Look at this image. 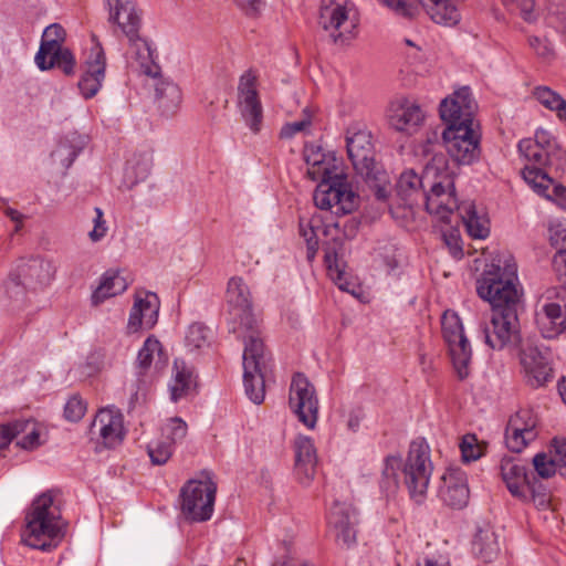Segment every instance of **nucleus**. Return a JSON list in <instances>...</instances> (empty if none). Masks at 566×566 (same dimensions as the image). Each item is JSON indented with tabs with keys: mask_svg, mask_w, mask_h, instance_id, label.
<instances>
[{
	"mask_svg": "<svg viewBox=\"0 0 566 566\" xmlns=\"http://www.w3.org/2000/svg\"><path fill=\"white\" fill-rule=\"evenodd\" d=\"M439 496L450 507H464L470 496L467 474L460 469L447 470L441 478Z\"/></svg>",
	"mask_w": 566,
	"mask_h": 566,
	"instance_id": "22",
	"label": "nucleus"
},
{
	"mask_svg": "<svg viewBox=\"0 0 566 566\" xmlns=\"http://www.w3.org/2000/svg\"><path fill=\"white\" fill-rule=\"evenodd\" d=\"M153 158L148 153L134 154L127 159L124 171L123 182L127 188L144 181L151 169Z\"/></svg>",
	"mask_w": 566,
	"mask_h": 566,
	"instance_id": "32",
	"label": "nucleus"
},
{
	"mask_svg": "<svg viewBox=\"0 0 566 566\" xmlns=\"http://www.w3.org/2000/svg\"><path fill=\"white\" fill-rule=\"evenodd\" d=\"M552 455L559 465V474L566 476V441L554 439L553 440Z\"/></svg>",
	"mask_w": 566,
	"mask_h": 566,
	"instance_id": "63",
	"label": "nucleus"
},
{
	"mask_svg": "<svg viewBox=\"0 0 566 566\" xmlns=\"http://www.w3.org/2000/svg\"><path fill=\"white\" fill-rule=\"evenodd\" d=\"M86 411V403L80 396H72L65 403L64 416L70 421H78Z\"/></svg>",
	"mask_w": 566,
	"mask_h": 566,
	"instance_id": "54",
	"label": "nucleus"
},
{
	"mask_svg": "<svg viewBox=\"0 0 566 566\" xmlns=\"http://www.w3.org/2000/svg\"><path fill=\"white\" fill-rule=\"evenodd\" d=\"M401 469V459L389 455L384 461L380 488L387 494H394L398 489V472Z\"/></svg>",
	"mask_w": 566,
	"mask_h": 566,
	"instance_id": "41",
	"label": "nucleus"
},
{
	"mask_svg": "<svg viewBox=\"0 0 566 566\" xmlns=\"http://www.w3.org/2000/svg\"><path fill=\"white\" fill-rule=\"evenodd\" d=\"M527 382L532 387H541L544 386L552 379V368L549 365L542 366L541 368L531 369L525 371Z\"/></svg>",
	"mask_w": 566,
	"mask_h": 566,
	"instance_id": "58",
	"label": "nucleus"
},
{
	"mask_svg": "<svg viewBox=\"0 0 566 566\" xmlns=\"http://www.w3.org/2000/svg\"><path fill=\"white\" fill-rule=\"evenodd\" d=\"M428 188L429 184L426 179V166L423 167L421 176H418L413 170L403 171L396 184L397 196L408 207H412L417 203L418 198H423Z\"/></svg>",
	"mask_w": 566,
	"mask_h": 566,
	"instance_id": "28",
	"label": "nucleus"
},
{
	"mask_svg": "<svg viewBox=\"0 0 566 566\" xmlns=\"http://www.w3.org/2000/svg\"><path fill=\"white\" fill-rule=\"evenodd\" d=\"M525 486L530 491L531 499L536 507L544 510L549 506L551 495L543 484L528 481Z\"/></svg>",
	"mask_w": 566,
	"mask_h": 566,
	"instance_id": "51",
	"label": "nucleus"
},
{
	"mask_svg": "<svg viewBox=\"0 0 566 566\" xmlns=\"http://www.w3.org/2000/svg\"><path fill=\"white\" fill-rule=\"evenodd\" d=\"M533 439H526V436L521 432L511 430V424L507 423L505 430V442L507 448L513 452H521Z\"/></svg>",
	"mask_w": 566,
	"mask_h": 566,
	"instance_id": "55",
	"label": "nucleus"
},
{
	"mask_svg": "<svg viewBox=\"0 0 566 566\" xmlns=\"http://www.w3.org/2000/svg\"><path fill=\"white\" fill-rule=\"evenodd\" d=\"M20 423H28V427H25L24 430H22L20 433L24 432V436L17 442L18 446L25 450H33L38 448L40 442V433L35 428V423L29 420L25 421H19Z\"/></svg>",
	"mask_w": 566,
	"mask_h": 566,
	"instance_id": "53",
	"label": "nucleus"
},
{
	"mask_svg": "<svg viewBox=\"0 0 566 566\" xmlns=\"http://www.w3.org/2000/svg\"><path fill=\"white\" fill-rule=\"evenodd\" d=\"M128 63L129 66L146 76L156 78L159 75V66L154 62L153 52L149 43L139 36L138 33L134 35V39H128Z\"/></svg>",
	"mask_w": 566,
	"mask_h": 566,
	"instance_id": "26",
	"label": "nucleus"
},
{
	"mask_svg": "<svg viewBox=\"0 0 566 566\" xmlns=\"http://www.w3.org/2000/svg\"><path fill=\"white\" fill-rule=\"evenodd\" d=\"M164 357L163 346L160 342L154 336H149L145 342L143 347L139 349L137 359H136V368L138 370V375L143 376L151 367L155 358V368L161 369L166 364V358Z\"/></svg>",
	"mask_w": 566,
	"mask_h": 566,
	"instance_id": "33",
	"label": "nucleus"
},
{
	"mask_svg": "<svg viewBox=\"0 0 566 566\" xmlns=\"http://www.w3.org/2000/svg\"><path fill=\"white\" fill-rule=\"evenodd\" d=\"M432 471L429 446L423 439L412 441L406 461L401 463V472L409 496L415 503L424 502Z\"/></svg>",
	"mask_w": 566,
	"mask_h": 566,
	"instance_id": "5",
	"label": "nucleus"
},
{
	"mask_svg": "<svg viewBox=\"0 0 566 566\" xmlns=\"http://www.w3.org/2000/svg\"><path fill=\"white\" fill-rule=\"evenodd\" d=\"M426 179L429 188L423 199L428 213L438 221L451 223L461 203L455 196L453 172L449 169L448 160L442 153L433 154L426 163Z\"/></svg>",
	"mask_w": 566,
	"mask_h": 566,
	"instance_id": "3",
	"label": "nucleus"
},
{
	"mask_svg": "<svg viewBox=\"0 0 566 566\" xmlns=\"http://www.w3.org/2000/svg\"><path fill=\"white\" fill-rule=\"evenodd\" d=\"M462 458L464 461H475L482 455V448L478 444L474 434H467L462 438L460 443Z\"/></svg>",
	"mask_w": 566,
	"mask_h": 566,
	"instance_id": "52",
	"label": "nucleus"
},
{
	"mask_svg": "<svg viewBox=\"0 0 566 566\" xmlns=\"http://www.w3.org/2000/svg\"><path fill=\"white\" fill-rule=\"evenodd\" d=\"M95 218L93 219L94 228L90 231L88 237L93 242H97L106 235L107 227L104 220L103 210L98 207L94 209Z\"/></svg>",
	"mask_w": 566,
	"mask_h": 566,
	"instance_id": "64",
	"label": "nucleus"
},
{
	"mask_svg": "<svg viewBox=\"0 0 566 566\" xmlns=\"http://www.w3.org/2000/svg\"><path fill=\"white\" fill-rule=\"evenodd\" d=\"M325 264L332 280L338 283L339 287L343 289L342 280L344 275L343 265L339 262L335 251H327L325 253Z\"/></svg>",
	"mask_w": 566,
	"mask_h": 566,
	"instance_id": "57",
	"label": "nucleus"
},
{
	"mask_svg": "<svg viewBox=\"0 0 566 566\" xmlns=\"http://www.w3.org/2000/svg\"><path fill=\"white\" fill-rule=\"evenodd\" d=\"M359 23L356 6L350 0H322L319 24L336 43L355 35Z\"/></svg>",
	"mask_w": 566,
	"mask_h": 566,
	"instance_id": "7",
	"label": "nucleus"
},
{
	"mask_svg": "<svg viewBox=\"0 0 566 566\" xmlns=\"http://www.w3.org/2000/svg\"><path fill=\"white\" fill-rule=\"evenodd\" d=\"M544 359H546V357L541 353V350L531 345L522 348L520 354V360L524 371Z\"/></svg>",
	"mask_w": 566,
	"mask_h": 566,
	"instance_id": "61",
	"label": "nucleus"
},
{
	"mask_svg": "<svg viewBox=\"0 0 566 566\" xmlns=\"http://www.w3.org/2000/svg\"><path fill=\"white\" fill-rule=\"evenodd\" d=\"M56 270L53 260L33 256L19 264L17 277L13 280L18 285H23L27 289H43L54 280Z\"/></svg>",
	"mask_w": 566,
	"mask_h": 566,
	"instance_id": "17",
	"label": "nucleus"
},
{
	"mask_svg": "<svg viewBox=\"0 0 566 566\" xmlns=\"http://www.w3.org/2000/svg\"><path fill=\"white\" fill-rule=\"evenodd\" d=\"M518 151L526 160L532 163L522 170L524 180L536 191L545 193L553 185V179L544 170V167L549 164L548 150L537 146L536 143L532 142V138H525L518 143Z\"/></svg>",
	"mask_w": 566,
	"mask_h": 566,
	"instance_id": "14",
	"label": "nucleus"
},
{
	"mask_svg": "<svg viewBox=\"0 0 566 566\" xmlns=\"http://www.w3.org/2000/svg\"><path fill=\"white\" fill-rule=\"evenodd\" d=\"M227 303L231 318L238 322L240 327L249 329L256 324L252 313L251 293L241 277L234 276L229 280Z\"/></svg>",
	"mask_w": 566,
	"mask_h": 566,
	"instance_id": "16",
	"label": "nucleus"
},
{
	"mask_svg": "<svg viewBox=\"0 0 566 566\" xmlns=\"http://www.w3.org/2000/svg\"><path fill=\"white\" fill-rule=\"evenodd\" d=\"M313 200L317 208L331 210L335 213H349L356 206V196L350 189L347 178L340 174L318 179Z\"/></svg>",
	"mask_w": 566,
	"mask_h": 566,
	"instance_id": "11",
	"label": "nucleus"
},
{
	"mask_svg": "<svg viewBox=\"0 0 566 566\" xmlns=\"http://www.w3.org/2000/svg\"><path fill=\"white\" fill-rule=\"evenodd\" d=\"M348 157L361 177L374 175L377 166L375 149L371 143V134L365 129L353 132L349 129L346 137Z\"/></svg>",
	"mask_w": 566,
	"mask_h": 566,
	"instance_id": "15",
	"label": "nucleus"
},
{
	"mask_svg": "<svg viewBox=\"0 0 566 566\" xmlns=\"http://www.w3.org/2000/svg\"><path fill=\"white\" fill-rule=\"evenodd\" d=\"M92 436H98L103 443L113 448L124 439V424L122 413L113 408L101 409L90 428Z\"/></svg>",
	"mask_w": 566,
	"mask_h": 566,
	"instance_id": "19",
	"label": "nucleus"
},
{
	"mask_svg": "<svg viewBox=\"0 0 566 566\" xmlns=\"http://www.w3.org/2000/svg\"><path fill=\"white\" fill-rule=\"evenodd\" d=\"M265 373L243 368V385L248 398L255 405L263 402L265 397Z\"/></svg>",
	"mask_w": 566,
	"mask_h": 566,
	"instance_id": "38",
	"label": "nucleus"
},
{
	"mask_svg": "<svg viewBox=\"0 0 566 566\" xmlns=\"http://www.w3.org/2000/svg\"><path fill=\"white\" fill-rule=\"evenodd\" d=\"M364 178L369 184V187L374 191L376 199L379 201H386L391 189L387 174L376 167L373 176Z\"/></svg>",
	"mask_w": 566,
	"mask_h": 566,
	"instance_id": "45",
	"label": "nucleus"
},
{
	"mask_svg": "<svg viewBox=\"0 0 566 566\" xmlns=\"http://www.w3.org/2000/svg\"><path fill=\"white\" fill-rule=\"evenodd\" d=\"M535 98L547 109L557 111L559 104L564 103V98L548 86H537L533 92Z\"/></svg>",
	"mask_w": 566,
	"mask_h": 566,
	"instance_id": "48",
	"label": "nucleus"
},
{
	"mask_svg": "<svg viewBox=\"0 0 566 566\" xmlns=\"http://www.w3.org/2000/svg\"><path fill=\"white\" fill-rule=\"evenodd\" d=\"M473 554L485 563L494 560L500 553L499 535L490 525L479 527L472 542Z\"/></svg>",
	"mask_w": 566,
	"mask_h": 566,
	"instance_id": "31",
	"label": "nucleus"
},
{
	"mask_svg": "<svg viewBox=\"0 0 566 566\" xmlns=\"http://www.w3.org/2000/svg\"><path fill=\"white\" fill-rule=\"evenodd\" d=\"M442 238L451 255L455 259H461L463 256V250L459 231L451 228L449 231L442 233Z\"/></svg>",
	"mask_w": 566,
	"mask_h": 566,
	"instance_id": "60",
	"label": "nucleus"
},
{
	"mask_svg": "<svg viewBox=\"0 0 566 566\" xmlns=\"http://www.w3.org/2000/svg\"><path fill=\"white\" fill-rule=\"evenodd\" d=\"M217 485L205 480H189L180 490V510L187 521L199 523L211 518L214 510Z\"/></svg>",
	"mask_w": 566,
	"mask_h": 566,
	"instance_id": "8",
	"label": "nucleus"
},
{
	"mask_svg": "<svg viewBox=\"0 0 566 566\" xmlns=\"http://www.w3.org/2000/svg\"><path fill=\"white\" fill-rule=\"evenodd\" d=\"M289 407L306 428H315L318 419V398L314 385L301 373L295 374L291 380Z\"/></svg>",
	"mask_w": 566,
	"mask_h": 566,
	"instance_id": "12",
	"label": "nucleus"
},
{
	"mask_svg": "<svg viewBox=\"0 0 566 566\" xmlns=\"http://www.w3.org/2000/svg\"><path fill=\"white\" fill-rule=\"evenodd\" d=\"M328 523L334 528L339 543L348 547L356 543L358 520L357 512L350 504L335 502L329 513Z\"/></svg>",
	"mask_w": 566,
	"mask_h": 566,
	"instance_id": "23",
	"label": "nucleus"
},
{
	"mask_svg": "<svg viewBox=\"0 0 566 566\" xmlns=\"http://www.w3.org/2000/svg\"><path fill=\"white\" fill-rule=\"evenodd\" d=\"M187 423L179 417L168 419L161 428L163 438L172 444L181 441L187 436Z\"/></svg>",
	"mask_w": 566,
	"mask_h": 566,
	"instance_id": "47",
	"label": "nucleus"
},
{
	"mask_svg": "<svg viewBox=\"0 0 566 566\" xmlns=\"http://www.w3.org/2000/svg\"><path fill=\"white\" fill-rule=\"evenodd\" d=\"M442 334L449 347V353L459 379H465L470 374L472 349L469 339L464 335L463 325L459 315L446 311L442 319Z\"/></svg>",
	"mask_w": 566,
	"mask_h": 566,
	"instance_id": "9",
	"label": "nucleus"
},
{
	"mask_svg": "<svg viewBox=\"0 0 566 566\" xmlns=\"http://www.w3.org/2000/svg\"><path fill=\"white\" fill-rule=\"evenodd\" d=\"M106 57L99 44L91 49L86 70L78 81V90L84 98H92L102 87L105 78Z\"/></svg>",
	"mask_w": 566,
	"mask_h": 566,
	"instance_id": "21",
	"label": "nucleus"
},
{
	"mask_svg": "<svg viewBox=\"0 0 566 566\" xmlns=\"http://www.w3.org/2000/svg\"><path fill=\"white\" fill-rule=\"evenodd\" d=\"M536 324L544 338H554L566 329V324L548 319L545 315L536 314Z\"/></svg>",
	"mask_w": 566,
	"mask_h": 566,
	"instance_id": "50",
	"label": "nucleus"
},
{
	"mask_svg": "<svg viewBox=\"0 0 566 566\" xmlns=\"http://www.w3.org/2000/svg\"><path fill=\"white\" fill-rule=\"evenodd\" d=\"M160 302L155 293L137 294L129 313L127 333L134 334L140 329L153 328L158 321Z\"/></svg>",
	"mask_w": 566,
	"mask_h": 566,
	"instance_id": "18",
	"label": "nucleus"
},
{
	"mask_svg": "<svg viewBox=\"0 0 566 566\" xmlns=\"http://www.w3.org/2000/svg\"><path fill=\"white\" fill-rule=\"evenodd\" d=\"M175 377L170 385V396L172 401L186 397L191 388V371H189L184 361L175 360Z\"/></svg>",
	"mask_w": 566,
	"mask_h": 566,
	"instance_id": "39",
	"label": "nucleus"
},
{
	"mask_svg": "<svg viewBox=\"0 0 566 566\" xmlns=\"http://www.w3.org/2000/svg\"><path fill=\"white\" fill-rule=\"evenodd\" d=\"M475 104L468 87H463L440 104L441 119L447 124L442 133L446 149L451 158L470 165L480 155V134L474 128Z\"/></svg>",
	"mask_w": 566,
	"mask_h": 566,
	"instance_id": "2",
	"label": "nucleus"
},
{
	"mask_svg": "<svg viewBox=\"0 0 566 566\" xmlns=\"http://www.w3.org/2000/svg\"><path fill=\"white\" fill-rule=\"evenodd\" d=\"M501 473L512 495L525 496L524 488L530 480L524 464L515 458H503L501 461Z\"/></svg>",
	"mask_w": 566,
	"mask_h": 566,
	"instance_id": "30",
	"label": "nucleus"
},
{
	"mask_svg": "<svg viewBox=\"0 0 566 566\" xmlns=\"http://www.w3.org/2000/svg\"><path fill=\"white\" fill-rule=\"evenodd\" d=\"M65 36V30L59 23L45 28L35 55V63L41 71L57 67L65 75L74 74L76 61L73 53L67 48H63Z\"/></svg>",
	"mask_w": 566,
	"mask_h": 566,
	"instance_id": "6",
	"label": "nucleus"
},
{
	"mask_svg": "<svg viewBox=\"0 0 566 566\" xmlns=\"http://www.w3.org/2000/svg\"><path fill=\"white\" fill-rule=\"evenodd\" d=\"M174 444L167 440L151 441L147 446V453L155 465L165 464L172 455Z\"/></svg>",
	"mask_w": 566,
	"mask_h": 566,
	"instance_id": "46",
	"label": "nucleus"
},
{
	"mask_svg": "<svg viewBox=\"0 0 566 566\" xmlns=\"http://www.w3.org/2000/svg\"><path fill=\"white\" fill-rule=\"evenodd\" d=\"M128 284L124 276L116 272H106L97 289L92 295V302L97 305L103 303L106 298L116 296L126 291Z\"/></svg>",
	"mask_w": 566,
	"mask_h": 566,
	"instance_id": "36",
	"label": "nucleus"
},
{
	"mask_svg": "<svg viewBox=\"0 0 566 566\" xmlns=\"http://www.w3.org/2000/svg\"><path fill=\"white\" fill-rule=\"evenodd\" d=\"M528 43L539 57L548 60L554 55V48L546 38L530 36Z\"/></svg>",
	"mask_w": 566,
	"mask_h": 566,
	"instance_id": "62",
	"label": "nucleus"
},
{
	"mask_svg": "<svg viewBox=\"0 0 566 566\" xmlns=\"http://www.w3.org/2000/svg\"><path fill=\"white\" fill-rule=\"evenodd\" d=\"M85 138L76 133L71 134L60 142L57 148L53 151V156L60 159L61 164L69 168L85 147Z\"/></svg>",
	"mask_w": 566,
	"mask_h": 566,
	"instance_id": "37",
	"label": "nucleus"
},
{
	"mask_svg": "<svg viewBox=\"0 0 566 566\" xmlns=\"http://www.w3.org/2000/svg\"><path fill=\"white\" fill-rule=\"evenodd\" d=\"M245 331L249 334L244 336L243 368L266 371L270 367L271 356L260 337L259 331L255 329V325Z\"/></svg>",
	"mask_w": 566,
	"mask_h": 566,
	"instance_id": "27",
	"label": "nucleus"
},
{
	"mask_svg": "<svg viewBox=\"0 0 566 566\" xmlns=\"http://www.w3.org/2000/svg\"><path fill=\"white\" fill-rule=\"evenodd\" d=\"M106 2L109 8L108 21L117 24L127 39H134L142 25L136 0H106Z\"/></svg>",
	"mask_w": 566,
	"mask_h": 566,
	"instance_id": "24",
	"label": "nucleus"
},
{
	"mask_svg": "<svg viewBox=\"0 0 566 566\" xmlns=\"http://www.w3.org/2000/svg\"><path fill=\"white\" fill-rule=\"evenodd\" d=\"M311 125H312V120H311V117L308 115H306L302 119H298V120H295V122H291V123H286L281 128L280 137L281 138H285V139H290V138L294 137L298 133L307 132L308 128L311 127Z\"/></svg>",
	"mask_w": 566,
	"mask_h": 566,
	"instance_id": "56",
	"label": "nucleus"
},
{
	"mask_svg": "<svg viewBox=\"0 0 566 566\" xmlns=\"http://www.w3.org/2000/svg\"><path fill=\"white\" fill-rule=\"evenodd\" d=\"M28 427V423L12 422L0 426V450L7 448L11 440L15 438L22 430Z\"/></svg>",
	"mask_w": 566,
	"mask_h": 566,
	"instance_id": "59",
	"label": "nucleus"
},
{
	"mask_svg": "<svg viewBox=\"0 0 566 566\" xmlns=\"http://www.w3.org/2000/svg\"><path fill=\"white\" fill-rule=\"evenodd\" d=\"M511 430L521 431L526 439L535 440L537 437V418L530 409H521L510 418Z\"/></svg>",
	"mask_w": 566,
	"mask_h": 566,
	"instance_id": "40",
	"label": "nucleus"
},
{
	"mask_svg": "<svg viewBox=\"0 0 566 566\" xmlns=\"http://www.w3.org/2000/svg\"><path fill=\"white\" fill-rule=\"evenodd\" d=\"M424 119V113L413 101L400 97L392 101L388 108V120L398 132L411 134Z\"/></svg>",
	"mask_w": 566,
	"mask_h": 566,
	"instance_id": "20",
	"label": "nucleus"
},
{
	"mask_svg": "<svg viewBox=\"0 0 566 566\" xmlns=\"http://www.w3.org/2000/svg\"><path fill=\"white\" fill-rule=\"evenodd\" d=\"M63 535V522L59 505L51 491L39 495L27 515L24 543L36 549L50 551L56 546V538Z\"/></svg>",
	"mask_w": 566,
	"mask_h": 566,
	"instance_id": "4",
	"label": "nucleus"
},
{
	"mask_svg": "<svg viewBox=\"0 0 566 566\" xmlns=\"http://www.w3.org/2000/svg\"><path fill=\"white\" fill-rule=\"evenodd\" d=\"M319 220L316 218L312 219H301L300 220V233L304 238L307 245V259L312 260L318 248V238L317 231L319 230L318 223Z\"/></svg>",
	"mask_w": 566,
	"mask_h": 566,
	"instance_id": "44",
	"label": "nucleus"
},
{
	"mask_svg": "<svg viewBox=\"0 0 566 566\" xmlns=\"http://www.w3.org/2000/svg\"><path fill=\"white\" fill-rule=\"evenodd\" d=\"M457 217L461 219L472 238L484 239L489 235V221L483 216L478 214L473 202H462Z\"/></svg>",
	"mask_w": 566,
	"mask_h": 566,
	"instance_id": "34",
	"label": "nucleus"
},
{
	"mask_svg": "<svg viewBox=\"0 0 566 566\" xmlns=\"http://www.w3.org/2000/svg\"><path fill=\"white\" fill-rule=\"evenodd\" d=\"M384 6L401 17H412L422 6L432 21L447 27L455 25L461 20L459 3L462 0H380Z\"/></svg>",
	"mask_w": 566,
	"mask_h": 566,
	"instance_id": "10",
	"label": "nucleus"
},
{
	"mask_svg": "<svg viewBox=\"0 0 566 566\" xmlns=\"http://www.w3.org/2000/svg\"><path fill=\"white\" fill-rule=\"evenodd\" d=\"M304 159L307 165V176L313 181L336 174L335 159L331 155L324 154L318 146H305Z\"/></svg>",
	"mask_w": 566,
	"mask_h": 566,
	"instance_id": "29",
	"label": "nucleus"
},
{
	"mask_svg": "<svg viewBox=\"0 0 566 566\" xmlns=\"http://www.w3.org/2000/svg\"><path fill=\"white\" fill-rule=\"evenodd\" d=\"M552 293L553 291L547 292V300L553 298ZM554 293L557 302H546L536 314L545 315L548 319H556L566 324V315H564L563 312V310L566 311V289H560L559 291L554 290Z\"/></svg>",
	"mask_w": 566,
	"mask_h": 566,
	"instance_id": "42",
	"label": "nucleus"
},
{
	"mask_svg": "<svg viewBox=\"0 0 566 566\" xmlns=\"http://www.w3.org/2000/svg\"><path fill=\"white\" fill-rule=\"evenodd\" d=\"M210 331L201 323L191 324L185 336L186 347L190 352L201 350L210 345Z\"/></svg>",
	"mask_w": 566,
	"mask_h": 566,
	"instance_id": "43",
	"label": "nucleus"
},
{
	"mask_svg": "<svg viewBox=\"0 0 566 566\" xmlns=\"http://www.w3.org/2000/svg\"><path fill=\"white\" fill-rule=\"evenodd\" d=\"M295 448V475L297 480L308 485L316 472L317 455L311 438L298 436L294 442Z\"/></svg>",
	"mask_w": 566,
	"mask_h": 566,
	"instance_id": "25",
	"label": "nucleus"
},
{
	"mask_svg": "<svg viewBox=\"0 0 566 566\" xmlns=\"http://www.w3.org/2000/svg\"><path fill=\"white\" fill-rule=\"evenodd\" d=\"M158 107L164 114H174L182 101V94L177 84L169 80L159 78L155 84Z\"/></svg>",
	"mask_w": 566,
	"mask_h": 566,
	"instance_id": "35",
	"label": "nucleus"
},
{
	"mask_svg": "<svg viewBox=\"0 0 566 566\" xmlns=\"http://www.w3.org/2000/svg\"><path fill=\"white\" fill-rule=\"evenodd\" d=\"M533 465L537 474L543 479L553 476L556 471H559L557 462L545 453H537L533 458Z\"/></svg>",
	"mask_w": 566,
	"mask_h": 566,
	"instance_id": "49",
	"label": "nucleus"
},
{
	"mask_svg": "<svg viewBox=\"0 0 566 566\" xmlns=\"http://www.w3.org/2000/svg\"><path fill=\"white\" fill-rule=\"evenodd\" d=\"M517 264L510 253L494 259L476 281L479 296L492 306L489 322L481 325L484 343L492 349L515 347L521 340L516 287Z\"/></svg>",
	"mask_w": 566,
	"mask_h": 566,
	"instance_id": "1",
	"label": "nucleus"
},
{
	"mask_svg": "<svg viewBox=\"0 0 566 566\" xmlns=\"http://www.w3.org/2000/svg\"><path fill=\"white\" fill-rule=\"evenodd\" d=\"M237 106L247 126L253 133H259L262 126L263 107L258 92V77L252 71H247L240 76Z\"/></svg>",
	"mask_w": 566,
	"mask_h": 566,
	"instance_id": "13",
	"label": "nucleus"
}]
</instances>
